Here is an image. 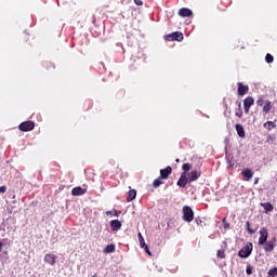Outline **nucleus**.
<instances>
[{"instance_id": "nucleus-1", "label": "nucleus", "mask_w": 277, "mask_h": 277, "mask_svg": "<svg viewBox=\"0 0 277 277\" xmlns=\"http://www.w3.org/2000/svg\"><path fill=\"white\" fill-rule=\"evenodd\" d=\"M252 250H253V245L252 242H248L245 247H242L239 252H238V256L240 259H248V256H250V254H252Z\"/></svg>"}, {"instance_id": "nucleus-2", "label": "nucleus", "mask_w": 277, "mask_h": 277, "mask_svg": "<svg viewBox=\"0 0 277 277\" xmlns=\"http://www.w3.org/2000/svg\"><path fill=\"white\" fill-rule=\"evenodd\" d=\"M182 213L184 222H194V210L189 206H184Z\"/></svg>"}, {"instance_id": "nucleus-3", "label": "nucleus", "mask_w": 277, "mask_h": 277, "mask_svg": "<svg viewBox=\"0 0 277 277\" xmlns=\"http://www.w3.org/2000/svg\"><path fill=\"white\" fill-rule=\"evenodd\" d=\"M19 131L28 132L36 129V123L34 121H24L18 126Z\"/></svg>"}, {"instance_id": "nucleus-4", "label": "nucleus", "mask_w": 277, "mask_h": 277, "mask_svg": "<svg viewBox=\"0 0 277 277\" xmlns=\"http://www.w3.org/2000/svg\"><path fill=\"white\" fill-rule=\"evenodd\" d=\"M269 237V233L267 232V229L265 227H262L260 229V238H259V246H263L264 243H266L267 238Z\"/></svg>"}, {"instance_id": "nucleus-5", "label": "nucleus", "mask_w": 277, "mask_h": 277, "mask_svg": "<svg viewBox=\"0 0 277 277\" xmlns=\"http://www.w3.org/2000/svg\"><path fill=\"white\" fill-rule=\"evenodd\" d=\"M188 179V183H194V181H198L199 176H202L201 171H190L186 174Z\"/></svg>"}, {"instance_id": "nucleus-6", "label": "nucleus", "mask_w": 277, "mask_h": 277, "mask_svg": "<svg viewBox=\"0 0 277 277\" xmlns=\"http://www.w3.org/2000/svg\"><path fill=\"white\" fill-rule=\"evenodd\" d=\"M263 246L265 252H274V248H276V237H274L272 240L264 242Z\"/></svg>"}, {"instance_id": "nucleus-7", "label": "nucleus", "mask_w": 277, "mask_h": 277, "mask_svg": "<svg viewBox=\"0 0 277 277\" xmlns=\"http://www.w3.org/2000/svg\"><path fill=\"white\" fill-rule=\"evenodd\" d=\"M170 174H172V167L168 166L164 169L160 170V175L159 177L162 181H167V179H170Z\"/></svg>"}, {"instance_id": "nucleus-8", "label": "nucleus", "mask_w": 277, "mask_h": 277, "mask_svg": "<svg viewBox=\"0 0 277 277\" xmlns=\"http://www.w3.org/2000/svg\"><path fill=\"white\" fill-rule=\"evenodd\" d=\"M188 183L187 173L183 172L177 181V187H186Z\"/></svg>"}, {"instance_id": "nucleus-9", "label": "nucleus", "mask_w": 277, "mask_h": 277, "mask_svg": "<svg viewBox=\"0 0 277 277\" xmlns=\"http://www.w3.org/2000/svg\"><path fill=\"white\" fill-rule=\"evenodd\" d=\"M56 261H57V255L53 253H48L44 256V263H48V265H55Z\"/></svg>"}, {"instance_id": "nucleus-10", "label": "nucleus", "mask_w": 277, "mask_h": 277, "mask_svg": "<svg viewBox=\"0 0 277 277\" xmlns=\"http://www.w3.org/2000/svg\"><path fill=\"white\" fill-rule=\"evenodd\" d=\"M167 40H176L177 42H183V34L175 31L167 36Z\"/></svg>"}, {"instance_id": "nucleus-11", "label": "nucleus", "mask_w": 277, "mask_h": 277, "mask_svg": "<svg viewBox=\"0 0 277 277\" xmlns=\"http://www.w3.org/2000/svg\"><path fill=\"white\" fill-rule=\"evenodd\" d=\"M110 228L111 230H120L122 228V223L119 220L110 221Z\"/></svg>"}, {"instance_id": "nucleus-12", "label": "nucleus", "mask_w": 277, "mask_h": 277, "mask_svg": "<svg viewBox=\"0 0 277 277\" xmlns=\"http://www.w3.org/2000/svg\"><path fill=\"white\" fill-rule=\"evenodd\" d=\"M242 176L243 181H251L252 176H254V173L252 172L251 169H243Z\"/></svg>"}, {"instance_id": "nucleus-13", "label": "nucleus", "mask_w": 277, "mask_h": 277, "mask_svg": "<svg viewBox=\"0 0 277 277\" xmlns=\"http://www.w3.org/2000/svg\"><path fill=\"white\" fill-rule=\"evenodd\" d=\"M88 190L82 188L81 186H77L75 188H72L71 190V195L72 196H83V194H85Z\"/></svg>"}, {"instance_id": "nucleus-14", "label": "nucleus", "mask_w": 277, "mask_h": 277, "mask_svg": "<svg viewBox=\"0 0 277 277\" xmlns=\"http://www.w3.org/2000/svg\"><path fill=\"white\" fill-rule=\"evenodd\" d=\"M192 14H194L192 12V10L187 9V8H182L179 10V16H182L183 18L187 17V16H192Z\"/></svg>"}, {"instance_id": "nucleus-15", "label": "nucleus", "mask_w": 277, "mask_h": 277, "mask_svg": "<svg viewBox=\"0 0 277 277\" xmlns=\"http://www.w3.org/2000/svg\"><path fill=\"white\" fill-rule=\"evenodd\" d=\"M248 90H249L248 85H243V83H241V82L238 83V94H239V96H243L245 94H247Z\"/></svg>"}, {"instance_id": "nucleus-16", "label": "nucleus", "mask_w": 277, "mask_h": 277, "mask_svg": "<svg viewBox=\"0 0 277 277\" xmlns=\"http://www.w3.org/2000/svg\"><path fill=\"white\" fill-rule=\"evenodd\" d=\"M137 196V192L135 189H131L128 193L127 202H133L135 200V197Z\"/></svg>"}, {"instance_id": "nucleus-17", "label": "nucleus", "mask_w": 277, "mask_h": 277, "mask_svg": "<svg viewBox=\"0 0 277 277\" xmlns=\"http://www.w3.org/2000/svg\"><path fill=\"white\" fill-rule=\"evenodd\" d=\"M104 254H111V252H116V245L110 243L107 245L104 250H103Z\"/></svg>"}, {"instance_id": "nucleus-18", "label": "nucleus", "mask_w": 277, "mask_h": 277, "mask_svg": "<svg viewBox=\"0 0 277 277\" xmlns=\"http://www.w3.org/2000/svg\"><path fill=\"white\" fill-rule=\"evenodd\" d=\"M235 129L237 131V134L240 136V137H246V131L243 130V126L242 124H239L237 123L235 126Z\"/></svg>"}, {"instance_id": "nucleus-19", "label": "nucleus", "mask_w": 277, "mask_h": 277, "mask_svg": "<svg viewBox=\"0 0 277 277\" xmlns=\"http://www.w3.org/2000/svg\"><path fill=\"white\" fill-rule=\"evenodd\" d=\"M261 207H263V209L265 210L266 213L274 211V205H272L269 202L261 203Z\"/></svg>"}, {"instance_id": "nucleus-20", "label": "nucleus", "mask_w": 277, "mask_h": 277, "mask_svg": "<svg viewBox=\"0 0 277 277\" xmlns=\"http://www.w3.org/2000/svg\"><path fill=\"white\" fill-rule=\"evenodd\" d=\"M264 129H266L267 131H272V129H276V123H274L273 121H266L263 124Z\"/></svg>"}, {"instance_id": "nucleus-21", "label": "nucleus", "mask_w": 277, "mask_h": 277, "mask_svg": "<svg viewBox=\"0 0 277 277\" xmlns=\"http://www.w3.org/2000/svg\"><path fill=\"white\" fill-rule=\"evenodd\" d=\"M160 185H163V180H162V177L159 176L156 180H154L153 187H155V189H157V187H159Z\"/></svg>"}, {"instance_id": "nucleus-22", "label": "nucleus", "mask_w": 277, "mask_h": 277, "mask_svg": "<svg viewBox=\"0 0 277 277\" xmlns=\"http://www.w3.org/2000/svg\"><path fill=\"white\" fill-rule=\"evenodd\" d=\"M245 228L247 230V233H249V235H254L256 233V229H252L250 227V221H247L246 224H245Z\"/></svg>"}, {"instance_id": "nucleus-23", "label": "nucleus", "mask_w": 277, "mask_h": 277, "mask_svg": "<svg viewBox=\"0 0 277 277\" xmlns=\"http://www.w3.org/2000/svg\"><path fill=\"white\" fill-rule=\"evenodd\" d=\"M137 237H138V242H140L141 248L146 246V242L144 241V236H142V233H138Z\"/></svg>"}, {"instance_id": "nucleus-24", "label": "nucleus", "mask_w": 277, "mask_h": 277, "mask_svg": "<svg viewBox=\"0 0 277 277\" xmlns=\"http://www.w3.org/2000/svg\"><path fill=\"white\" fill-rule=\"evenodd\" d=\"M182 170H183V172H185V174H187V172H189V170H192V164H189V163H184V164L182 166Z\"/></svg>"}, {"instance_id": "nucleus-25", "label": "nucleus", "mask_w": 277, "mask_h": 277, "mask_svg": "<svg viewBox=\"0 0 277 277\" xmlns=\"http://www.w3.org/2000/svg\"><path fill=\"white\" fill-rule=\"evenodd\" d=\"M106 215H114L115 217H118V215H120V212H118V210H110L106 211Z\"/></svg>"}, {"instance_id": "nucleus-26", "label": "nucleus", "mask_w": 277, "mask_h": 277, "mask_svg": "<svg viewBox=\"0 0 277 277\" xmlns=\"http://www.w3.org/2000/svg\"><path fill=\"white\" fill-rule=\"evenodd\" d=\"M216 256L217 259H226V253L224 250H217Z\"/></svg>"}, {"instance_id": "nucleus-27", "label": "nucleus", "mask_w": 277, "mask_h": 277, "mask_svg": "<svg viewBox=\"0 0 277 277\" xmlns=\"http://www.w3.org/2000/svg\"><path fill=\"white\" fill-rule=\"evenodd\" d=\"M243 105H254V98H252V97H247V98L243 101Z\"/></svg>"}, {"instance_id": "nucleus-28", "label": "nucleus", "mask_w": 277, "mask_h": 277, "mask_svg": "<svg viewBox=\"0 0 277 277\" xmlns=\"http://www.w3.org/2000/svg\"><path fill=\"white\" fill-rule=\"evenodd\" d=\"M265 62L272 64L274 62V56L272 54H266Z\"/></svg>"}, {"instance_id": "nucleus-29", "label": "nucleus", "mask_w": 277, "mask_h": 277, "mask_svg": "<svg viewBox=\"0 0 277 277\" xmlns=\"http://www.w3.org/2000/svg\"><path fill=\"white\" fill-rule=\"evenodd\" d=\"M268 276L276 277L277 276V267L271 268L268 271Z\"/></svg>"}, {"instance_id": "nucleus-30", "label": "nucleus", "mask_w": 277, "mask_h": 277, "mask_svg": "<svg viewBox=\"0 0 277 277\" xmlns=\"http://www.w3.org/2000/svg\"><path fill=\"white\" fill-rule=\"evenodd\" d=\"M144 249V251L146 252V254H148V256H153V253L150 252V249H148V245H145L144 247H141Z\"/></svg>"}, {"instance_id": "nucleus-31", "label": "nucleus", "mask_w": 277, "mask_h": 277, "mask_svg": "<svg viewBox=\"0 0 277 277\" xmlns=\"http://www.w3.org/2000/svg\"><path fill=\"white\" fill-rule=\"evenodd\" d=\"M272 109V106L271 105H264V107H263V111L265 113V114H269V110Z\"/></svg>"}, {"instance_id": "nucleus-32", "label": "nucleus", "mask_w": 277, "mask_h": 277, "mask_svg": "<svg viewBox=\"0 0 277 277\" xmlns=\"http://www.w3.org/2000/svg\"><path fill=\"white\" fill-rule=\"evenodd\" d=\"M195 222H196L197 226H202V223H203L202 219L196 217Z\"/></svg>"}, {"instance_id": "nucleus-33", "label": "nucleus", "mask_w": 277, "mask_h": 277, "mask_svg": "<svg viewBox=\"0 0 277 277\" xmlns=\"http://www.w3.org/2000/svg\"><path fill=\"white\" fill-rule=\"evenodd\" d=\"M8 192V186H0V194H5Z\"/></svg>"}, {"instance_id": "nucleus-34", "label": "nucleus", "mask_w": 277, "mask_h": 277, "mask_svg": "<svg viewBox=\"0 0 277 277\" xmlns=\"http://www.w3.org/2000/svg\"><path fill=\"white\" fill-rule=\"evenodd\" d=\"M246 273L248 276L252 274V268L250 266L247 267Z\"/></svg>"}, {"instance_id": "nucleus-35", "label": "nucleus", "mask_w": 277, "mask_h": 277, "mask_svg": "<svg viewBox=\"0 0 277 277\" xmlns=\"http://www.w3.org/2000/svg\"><path fill=\"white\" fill-rule=\"evenodd\" d=\"M134 3L136 5H144V2L142 0H134Z\"/></svg>"}, {"instance_id": "nucleus-36", "label": "nucleus", "mask_w": 277, "mask_h": 277, "mask_svg": "<svg viewBox=\"0 0 277 277\" xmlns=\"http://www.w3.org/2000/svg\"><path fill=\"white\" fill-rule=\"evenodd\" d=\"M245 111H246V114H248V111H250V105H245Z\"/></svg>"}, {"instance_id": "nucleus-37", "label": "nucleus", "mask_w": 277, "mask_h": 277, "mask_svg": "<svg viewBox=\"0 0 277 277\" xmlns=\"http://www.w3.org/2000/svg\"><path fill=\"white\" fill-rule=\"evenodd\" d=\"M236 116H238V118H241V116H243V113L241 110L236 113Z\"/></svg>"}, {"instance_id": "nucleus-38", "label": "nucleus", "mask_w": 277, "mask_h": 277, "mask_svg": "<svg viewBox=\"0 0 277 277\" xmlns=\"http://www.w3.org/2000/svg\"><path fill=\"white\" fill-rule=\"evenodd\" d=\"M258 105H263V98L258 100Z\"/></svg>"}, {"instance_id": "nucleus-39", "label": "nucleus", "mask_w": 277, "mask_h": 277, "mask_svg": "<svg viewBox=\"0 0 277 277\" xmlns=\"http://www.w3.org/2000/svg\"><path fill=\"white\" fill-rule=\"evenodd\" d=\"M259 181H260V179H259V177H255V179H254V185H259Z\"/></svg>"}, {"instance_id": "nucleus-40", "label": "nucleus", "mask_w": 277, "mask_h": 277, "mask_svg": "<svg viewBox=\"0 0 277 277\" xmlns=\"http://www.w3.org/2000/svg\"><path fill=\"white\" fill-rule=\"evenodd\" d=\"M175 162H176V163H181V159L176 158V159H175Z\"/></svg>"}, {"instance_id": "nucleus-41", "label": "nucleus", "mask_w": 277, "mask_h": 277, "mask_svg": "<svg viewBox=\"0 0 277 277\" xmlns=\"http://www.w3.org/2000/svg\"><path fill=\"white\" fill-rule=\"evenodd\" d=\"M3 249V242H0V251Z\"/></svg>"}, {"instance_id": "nucleus-42", "label": "nucleus", "mask_w": 277, "mask_h": 277, "mask_svg": "<svg viewBox=\"0 0 277 277\" xmlns=\"http://www.w3.org/2000/svg\"><path fill=\"white\" fill-rule=\"evenodd\" d=\"M228 226H229V225H228V223H227V224L224 225V228H228Z\"/></svg>"}, {"instance_id": "nucleus-43", "label": "nucleus", "mask_w": 277, "mask_h": 277, "mask_svg": "<svg viewBox=\"0 0 277 277\" xmlns=\"http://www.w3.org/2000/svg\"><path fill=\"white\" fill-rule=\"evenodd\" d=\"M265 105H272V103H269V102H266V103H265Z\"/></svg>"}, {"instance_id": "nucleus-44", "label": "nucleus", "mask_w": 277, "mask_h": 277, "mask_svg": "<svg viewBox=\"0 0 277 277\" xmlns=\"http://www.w3.org/2000/svg\"><path fill=\"white\" fill-rule=\"evenodd\" d=\"M92 277H97L96 275H93Z\"/></svg>"}]
</instances>
